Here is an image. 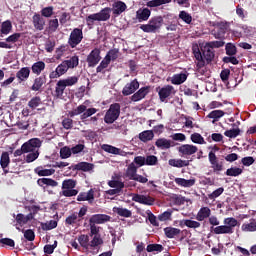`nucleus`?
I'll return each mask as SVG.
<instances>
[{"label": "nucleus", "mask_w": 256, "mask_h": 256, "mask_svg": "<svg viewBox=\"0 0 256 256\" xmlns=\"http://www.w3.org/2000/svg\"><path fill=\"white\" fill-rule=\"evenodd\" d=\"M193 54L197 62L198 69H203L205 66V63L209 65L215 59V50L211 48L209 44H205L204 46H201L193 49Z\"/></svg>", "instance_id": "nucleus-1"}, {"label": "nucleus", "mask_w": 256, "mask_h": 256, "mask_svg": "<svg viewBox=\"0 0 256 256\" xmlns=\"http://www.w3.org/2000/svg\"><path fill=\"white\" fill-rule=\"evenodd\" d=\"M237 219L233 217L225 218L224 219V225L210 227L211 233H214V235H233L235 233V227L238 225Z\"/></svg>", "instance_id": "nucleus-2"}, {"label": "nucleus", "mask_w": 256, "mask_h": 256, "mask_svg": "<svg viewBox=\"0 0 256 256\" xmlns=\"http://www.w3.org/2000/svg\"><path fill=\"white\" fill-rule=\"evenodd\" d=\"M121 116V104L113 103L109 106V109L104 115V123L106 125H113L117 119Z\"/></svg>", "instance_id": "nucleus-3"}, {"label": "nucleus", "mask_w": 256, "mask_h": 256, "mask_svg": "<svg viewBox=\"0 0 256 256\" xmlns=\"http://www.w3.org/2000/svg\"><path fill=\"white\" fill-rule=\"evenodd\" d=\"M161 27H163L162 16H154L148 21L147 24L140 25V29L144 33H157Z\"/></svg>", "instance_id": "nucleus-4"}, {"label": "nucleus", "mask_w": 256, "mask_h": 256, "mask_svg": "<svg viewBox=\"0 0 256 256\" xmlns=\"http://www.w3.org/2000/svg\"><path fill=\"white\" fill-rule=\"evenodd\" d=\"M111 8H103L100 12L95 14H90L86 17L87 25H93L95 21H109L111 19Z\"/></svg>", "instance_id": "nucleus-5"}, {"label": "nucleus", "mask_w": 256, "mask_h": 256, "mask_svg": "<svg viewBox=\"0 0 256 256\" xmlns=\"http://www.w3.org/2000/svg\"><path fill=\"white\" fill-rule=\"evenodd\" d=\"M77 187V181L73 179H66L62 182V195L64 197H75L79 191L74 189Z\"/></svg>", "instance_id": "nucleus-6"}, {"label": "nucleus", "mask_w": 256, "mask_h": 256, "mask_svg": "<svg viewBox=\"0 0 256 256\" xmlns=\"http://www.w3.org/2000/svg\"><path fill=\"white\" fill-rule=\"evenodd\" d=\"M229 29V22H217L214 24V29L211 31V35L215 39H225V34Z\"/></svg>", "instance_id": "nucleus-7"}, {"label": "nucleus", "mask_w": 256, "mask_h": 256, "mask_svg": "<svg viewBox=\"0 0 256 256\" xmlns=\"http://www.w3.org/2000/svg\"><path fill=\"white\" fill-rule=\"evenodd\" d=\"M81 41H83V29L74 28L68 38V45L71 47V49H75V47H77Z\"/></svg>", "instance_id": "nucleus-8"}, {"label": "nucleus", "mask_w": 256, "mask_h": 256, "mask_svg": "<svg viewBox=\"0 0 256 256\" xmlns=\"http://www.w3.org/2000/svg\"><path fill=\"white\" fill-rule=\"evenodd\" d=\"M156 91L161 103H167V99H169L171 95H175V87L171 85H165L162 88L157 87Z\"/></svg>", "instance_id": "nucleus-9"}, {"label": "nucleus", "mask_w": 256, "mask_h": 256, "mask_svg": "<svg viewBox=\"0 0 256 256\" xmlns=\"http://www.w3.org/2000/svg\"><path fill=\"white\" fill-rule=\"evenodd\" d=\"M208 159L209 163L211 164V168L213 169V173L216 175H221V171L224 169L223 162H219L215 152L210 151L208 154Z\"/></svg>", "instance_id": "nucleus-10"}, {"label": "nucleus", "mask_w": 256, "mask_h": 256, "mask_svg": "<svg viewBox=\"0 0 256 256\" xmlns=\"http://www.w3.org/2000/svg\"><path fill=\"white\" fill-rule=\"evenodd\" d=\"M42 141L39 138H32L22 144V147L24 148L25 153H33L35 151H39Z\"/></svg>", "instance_id": "nucleus-11"}, {"label": "nucleus", "mask_w": 256, "mask_h": 256, "mask_svg": "<svg viewBox=\"0 0 256 256\" xmlns=\"http://www.w3.org/2000/svg\"><path fill=\"white\" fill-rule=\"evenodd\" d=\"M101 61V49L94 48L87 56L88 67H97Z\"/></svg>", "instance_id": "nucleus-12"}, {"label": "nucleus", "mask_w": 256, "mask_h": 256, "mask_svg": "<svg viewBox=\"0 0 256 256\" xmlns=\"http://www.w3.org/2000/svg\"><path fill=\"white\" fill-rule=\"evenodd\" d=\"M197 151H199V148L193 144H182L180 147H178V153L184 157L195 155Z\"/></svg>", "instance_id": "nucleus-13"}, {"label": "nucleus", "mask_w": 256, "mask_h": 256, "mask_svg": "<svg viewBox=\"0 0 256 256\" xmlns=\"http://www.w3.org/2000/svg\"><path fill=\"white\" fill-rule=\"evenodd\" d=\"M67 71H69V68H68L67 64L65 63V61H62V63L56 67L55 71H52L49 74V78L50 79H59V77H63V75H65V73H67Z\"/></svg>", "instance_id": "nucleus-14"}, {"label": "nucleus", "mask_w": 256, "mask_h": 256, "mask_svg": "<svg viewBox=\"0 0 256 256\" xmlns=\"http://www.w3.org/2000/svg\"><path fill=\"white\" fill-rule=\"evenodd\" d=\"M132 201H135V203H140L141 205L151 206L155 204V198L141 194H133Z\"/></svg>", "instance_id": "nucleus-15"}, {"label": "nucleus", "mask_w": 256, "mask_h": 256, "mask_svg": "<svg viewBox=\"0 0 256 256\" xmlns=\"http://www.w3.org/2000/svg\"><path fill=\"white\" fill-rule=\"evenodd\" d=\"M137 89H139V81H137V79H134L124 86L122 90V95H124V97H129V95H133V93H135Z\"/></svg>", "instance_id": "nucleus-16"}, {"label": "nucleus", "mask_w": 256, "mask_h": 256, "mask_svg": "<svg viewBox=\"0 0 256 256\" xmlns=\"http://www.w3.org/2000/svg\"><path fill=\"white\" fill-rule=\"evenodd\" d=\"M108 221H111V216L107 214H94L89 219V223H94V225H103V223H108Z\"/></svg>", "instance_id": "nucleus-17"}, {"label": "nucleus", "mask_w": 256, "mask_h": 256, "mask_svg": "<svg viewBox=\"0 0 256 256\" xmlns=\"http://www.w3.org/2000/svg\"><path fill=\"white\" fill-rule=\"evenodd\" d=\"M34 29L37 31H43L45 29V18L39 13H35L32 17Z\"/></svg>", "instance_id": "nucleus-18"}, {"label": "nucleus", "mask_w": 256, "mask_h": 256, "mask_svg": "<svg viewBox=\"0 0 256 256\" xmlns=\"http://www.w3.org/2000/svg\"><path fill=\"white\" fill-rule=\"evenodd\" d=\"M125 11H127V4H125V2L115 1L112 4L113 15H116L117 17H119V15H121L122 13H125Z\"/></svg>", "instance_id": "nucleus-19"}, {"label": "nucleus", "mask_w": 256, "mask_h": 256, "mask_svg": "<svg viewBox=\"0 0 256 256\" xmlns=\"http://www.w3.org/2000/svg\"><path fill=\"white\" fill-rule=\"evenodd\" d=\"M155 146L158 149H161L162 151H165L167 149H171V147H175V144L173 141L168 140L166 138H159L155 142Z\"/></svg>", "instance_id": "nucleus-20"}, {"label": "nucleus", "mask_w": 256, "mask_h": 256, "mask_svg": "<svg viewBox=\"0 0 256 256\" xmlns=\"http://www.w3.org/2000/svg\"><path fill=\"white\" fill-rule=\"evenodd\" d=\"M45 83H47V75L42 74L41 76L36 77L33 85L31 86V91H41Z\"/></svg>", "instance_id": "nucleus-21"}, {"label": "nucleus", "mask_w": 256, "mask_h": 256, "mask_svg": "<svg viewBox=\"0 0 256 256\" xmlns=\"http://www.w3.org/2000/svg\"><path fill=\"white\" fill-rule=\"evenodd\" d=\"M149 86H144L140 88L136 93H134L131 97V100L134 102L141 101V99H145L147 95H149Z\"/></svg>", "instance_id": "nucleus-22"}, {"label": "nucleus", "mask_w": 256, "mask_h": 256, "mask_svg": "<svg viewBox=\"0 0 256 256\" xmlns=\"http://www.w3.org/2000/svg\"><path fill=\"white\" fill-rule=\"evenodd\" d=\"M151 17V10L149 8L139 9L136 12V19H138L139 23H143V21H149Z\"/></svg>", "instance_id": "nucleus-23"}, {"label": "nucleus", "mask_w": 256, "mask_h": 256, "mask_svg": "<svg viewBox=\"0 0 256 256\" xmlns=\"http://www.w3.org/2000/svg\"><path fill=\"white\" fill-rule=\"evenodd\" d=\"M77 201H88L89 203H93V201H95V191L90 189L88 192H81L77 196Z\"/></svg>", "instance_id": "nucleus-24"}, {"label": "nucleus", "mask_w": 256, "mask_h": 256, "mask_svg": "<svg viewBox=\"0 0 256 256\" xmlns=\"http://www.w3.org/2000/svg\"><path fill=\"white\" fill-rule=\"evenodd\" d=\"M29 75H31V69L29 67H23L16 73V78L19 83H24L29 79Z\"/></svg>", "instance_id": "nucleus-25"}, {"label": "nucleus", "mask_w": 256, "mask_h": 256, "mask_svg": "<svg viewBox=\"0 0 256 256\" xmlns=\"http://www.w3.org/2000/svg\"><path fill=\"white\" fill-rule=\"evenodd\" d=\"M65 89H67L66 86H65V84H63V83L61 82V80H59V81L56 83L54 92L52 93L53 97H54L55 99H63V95H64V93H65Z\"/></svg>", "instance_id": "nucleus-26"}, {"label": "nucleus", "mask_w": 256, "mask_h": 256, "mask_svg": "<svg viewBox=\"0 0 256 256\" xmlns=\"http://www.w3.org/2000/svg\"><path fill=\"white\" fill-rule=\"evenodd\" d=\"M37 185L45 189V187H57V185H59V182L51 178H39L37 180Z\"/></svg>", "instance_id": "nucleus-27"}, {"label": "nucleus", "mask_w": 256, "mask_h": 256, "mask_svg": "<svg viewBox=\"0 0 256 256\" xmlns=\"http://www.w3.org/2000/svg\"><path fill=\"white\" fill-rule=\"evenodd\" d=\"M211 217V209L209 207H202L196 215L197 221H205Z\"/></svg>", "instance_id": "nucleus-28"}, {"label": "nucleus", "mask_w": 256, "mask_h": 256, "mask_svg": "<svg viewBox=\"0 0 256 256\" xmlns=\"http://www.w3.org/2000/svg\"><path fill=\"white\" fill-rule=\"evenodd\" d=\"M113 213H116L119 217H125L126 219H129V217H132L133 212L127 208L123 207H114L113 208Z\"/></svg>", "instance_id": "nucleus-29"}, {"label": "nucleus", "mask_w": 256, "mask_h": 256, "mask_svg": "<svg viewBox=\"0 0 256 256\" xmlns=\"http://www.w3.org/2000/svg\"><path fill=\"white\" fill-rule=\"evenodd\" d=\"M34 173L39 177H51V175H55V169H43L42 166H39L34 169Z\"/></svg>", "instance_id": "nucleus-30"}, {"label": "nucleus", "mask_w": 256, "mask_h": 256, "mask_svg": "<svg viewBox=\"0 0 256 256\" xmlns=\"http://www.w3.org/2000/svg\"><path fill=\"white\" fill-rule=\"evenodd\" d=\"M164 233L168 239H175V237H179V235H181V229L166 227L164 228Z\"/></svg>", "instance_id": "nucleus-31"}, {"label": "nucleus", "mask_w": 256, "mask_h": 256, "mask_svg": "<svg viewBox=\"0 0 256 256\" xmlns=\"http://www.w3.org/2000/svg\"><path fill=\"white\" fill-rule=\"evenodd\" d=\"M225 116V112L223 110H213L208 115V119H213L212 123L215 125L217 121L221 119V117Z\"/></svg>", "instance_id": "nucleus-32"}, {"label": "nucleus", "mask_w": 256, "mask_h": 256, "mask_svg": "<svg viewBox=\"0 0 256 256\" xmlns=\"http://www.w3.org/2000/svg\"><path fill=\"white\" fill-rule=\"evenodd\" d=\"M187 81V74L180 73V74H174L171 79L172 85H182V83H185Z\"/></svg>", "instance_id": "nucleus-33"}, {"label": "nucleus", "mask_w": 256, "mask_h": 256, "mask_svg": "<svg viewBox=\"0 0 256 256\" xmlns=\"http://www.w3.org/2000/svg\"><path fill=\"white\" fill-rule=\"evenodd\" d=\"M174 181L179 187H193V185H195V178L189 180L185 178H175Z\"/></svg>", "instance_id": "nucleus-34"}, {"label": "nucleus", "mask_w": 256, "mask_h": 256, "mask_svg": "<svg viewBox=\"0 0 256 256\" xmlns=\"http://www.w3.org/2000/svg\"><path fill=\"white\" fill-rule=\"evenodd\" d=\"M108 185L112 189H119L120 191H123V189H125V183L119 180V178L115 179L114 176H112V180L108 182Z\"/></svg>", "instance_id": "nucleus-35"}, {"label": "nucleus", "mask_w": 256, "mask_h": 256, "mask_svg": "<svg viewBox=\"0 0 256 256\" xmlns=\"http://www.w3.org/2000/svg\"><path fill=\"white\" fill-rule=\"evenodd\" d=\"M153 137H155L153 130H145L139 134V139L140 141H143V143H147V141H153Z\"/></svg>", "instance_id": "nucleus-36"}, {"label": "nucleus", "mask_w": 256, "mask_h": 256, "mask_svg": "<svg viewBox=\"0 0 256 256\" xmlns=\"http://www.w3.org/2000/svg\"><path fill=\"white\" fill-rule=\"evenodd\" d=\"M101 149L103 151H105L106 153H110L112 155H121V153H122L121 149H119V148H117L115 146H111L109 144H103L101 146Z\"/></svg>", "instance_id": "nucleus-37"}, {"label": "nucleus", "mask_w": 256, "mask_h": 256, "mask_svg": "<svg viewBox=\"0 0 256 256\" xmlns=\"http://www.w3.org/2000/svg\"><path fill=\"white\" fill-rule=\"evenodd\" d=\"M64 86L73 87V85H77L79 83V76H70L65 79H60Z\"/></svg>", "instance_id": "nucleus-38"}, {"label": "nucleus", "mask_w": 256, "mask_h": 256, "mask_svg": "<svg viewBox=\"0 0 256 256\" xmlns=\"http://www.w3.org/2000/svg\"><path fill=\"white\" fill-rule=\"evenodd\" d=\"M93 167H95V165L89 162H79L78 164L75 165V169H77V171L84 172L93 171Z\"/></svg>", "instance_id": "nucleus-39"}, {"label": "nucleus", "mask_w": 256, "mask_h": 256, "mask_svg": "<svg viewBox=\"0 0 256 256\" xmlns=\"http://www.w3.org/2000/svg\"><path fill=\"white\" fill-rule=\"evenodd\" d=\"M189 163L190 161L189 160H182V159H170L169 160V165H171V167H178V168H181V167H189Z\"/></svg>", "instance_id": "nucleus-40"}, {"label": "nucleus", "mask_w": 256, "mask_h": 256, "mask_svg": "<svg viewBox=\"0 0 256 256\" xmlns=\"http://www.w3.org/2000/svg\"><path fill=\"white\" fill-rule=\"evenodd\" d=\"M31 69L34 75H41V72L45 71V62L38 61L32 65Z\"/></svg>", "instance_id": "nucleus-41"}, {"label": "nucleus", "mask_w": 256, "mask_h": 256, "mask_svg": "<svg viewBox=\"0 0 256 256\" xmlns=\"http://www.w3.org/2000/svg\"><path fill=\"white\" fill-rule=\"evenodd\" d=\"M11 163V158L9 157V152H2L0 157V166L2 169H7Z\"/></svg>", "instance_id": "nucleus-42"}, {"label": "nucleus", "mask_w": 256, "mask_h": 256, "mask_svg": "<svg viewBox=\"0 0 256 256\" xmlns=\"http://www.w3.org/2000/svg\"><path fill=\"white\" fill-rule=\"evenodd\" d=\"M13 29V24H11V21L6 20L2 23L0 33L1 35H9Z\"/></svg>", "instance_id": "nucleus-43"}, {"label": "nucleus", "mask_w": 256, "mask_h": 256, "mask_svg": "<svg viewBox=\"0 0 256 256\" xmlns=\"http://www.w3.org/2000/svg\"><path fill=\"white\" fill-rule=\"evenodd\" d=\"M64 63H66L68 69H75V67L79 66V56H72L70 59L64 60Z\"/></svg>", "instance_id": "nucleus-44"}, {"label": "nucleus", "mask_w": 256, "mask_h": 256, "mask_svg": "<svg viewBox=\"0 0 256 256\" xmlns=\"http://www.w3.org/2000/svg\"><path fill=\"white\" fill-rule=\"evenodd\" d=\"M242 231L255 232L256 231V220L251 219L248 223L242 224Z\"/></svg>", "instance_id": "nucleus-45"}, {"label": "nucleus", "mask_w": 256, "mask_h": 256, "mask_svg": "<svg viewBox=\"0 0 256 256\" xmlns=\"http://www.w3.org/2000/svg\"><path fill=\"white\" fill-rule=\"evenodd\" d=\"M243 173V169L239 167H232L226 170L225 175L227 177H239Z\"/></svg>", "instance_id": "nucleus-46"}, {"label": "nucleus", "mask_w": 256, "mask_h": 256, "mask_svg": "<svg viewBox=\"0 0 256 256\" xmlns=\"http://www.w3.org/2000/svg\"><path fill=\"white\" fill-rule=\"evenodd\" d=\"M105 58L107 60H109V62L111 63V61H117V59H119V49L114 48L111 49L107 52Z\"/></svg>", "instance_id": "nucleus-47"}, {"label": "nucleus", "mask_w": 256, "mask_h": 256, "mask_svg": "<svg viewBox=\"0 0 256 256\" xmlns=\"http://www.w3.org/2000/svg\"><path fill=\"white\" fill-rule=\"evenodd\" d=\"M79 244L83 247V249H89L91 247V243H89V236L85 234H81L78 237Z\"/></svg>", "instance_id": "nucleus-48"}, {"label": "nucleus", "mask_w": 256, "mask_h": 256, "mask_svg": "<svg viewBox=\"0 0 256 256\" xmlns=\"http://www.w3.org/2000/svg\"><path fill=\"white\" fill-rule=\"evenodd\" d=\"M126 175L130 180H133V178L137 175V166H135V163L132 162L128 165Z\"/></svg>", "instance_id": "nucleus-49"}, {"label": "nucleus", "mask_w": 256, "mask_h": 256, "mask_svg": "<svg viewBox=\"0 0 256 256\" xmlns=\"http://www.w3.org/2000/svg\"><path fill=\"white\" fill-rule=\"evenodd\" d=\"M225 51H226V55H228V57H233L235 55H237V46H235V44L233 43H227L225 46Z\"/></svg>", "instance_id": "nucleus-50"}, {"label": "nucleus", "mask_w": 256, "mask_h": 256, "mask_svg": "<svg viewBox=\"0 0 256 256\" xmlns=\"http://www.w3.org/2000/svg\"><path fill=\"white\" fill-rule=\"evenodd\" d=\"M179 19H182L187 25H191V23L193 22V16H191V14H189L185 10L180 11Z\"/></svg>", "instance_id": "nucleus-51"}, {"label": "nucleus", "mask_w": 256, "mask_h": 256, "mask_svg": "<svg viewBox=\"0 0 256 256\" xmlns=\"http://www.w3.org/2000/svg\"><path fill=\"white\" fill-rule=\"evenodd\" d=\"M190 139L192 143H196L197 145H205V143H207L205 142V138H203L199 133L191 134Z\"/></svg>", "instance_id": "nucleus-52"}, {"label": "nucleus", "mask_w": 256, "mask_h": 256, "mask_svg": "<svg viewBox=\"0 0 256 256\" xmlns=\"http://www.w3.org/2000/svg\"><path fill=\"white\" fill-rule=\"evenodd\" d=\"M240 133H241V129L233 128L230 130H226L224 132V135H225V137H229V139H235V138L239 137Z\"/></svg>", "instance_id": "nucleus-53"}, {"label": "nucleus", "mask_w": 256, "mask_h": 256, "mask_svg": "<svg viewBox=\"0 0 256 256\" xmlns=\"http://www.w3.org/2000/svg\"><path fill=\"white\" fill-rule=\"evenodd\" d=\"M43 102L41 101V97L39 96H34L32 99H30V101L28 102V107H30V109L34 110L37 109V107H39V105H41Z\"/></svg>", "instance_id": "nucleus-54"}, {"label": "nucleus", "mask_w": 256, "mask_h": 256, "mask_svg": "<svg viewBox=\"0 0 256 256\" xmlns=\"http://www.w3.org/2000/svg\"><path fill=\"white\" fill-rule=\"evenodd\" d=\"M56 227H57V221L55 220H50L49 222L41 223V229L43 231H51L52 229H56Z\"/></svg>", "instance_id": "nucleus-55"}, {"label": "nucleus", "mask_w": 256, "mask_h": 256, "mask_svg": "<svg viewBox=\"0 0 256 256\" xmlns=\"http://www.w3.org/2000/svg\"><path fill=\"white\" fill-rule=\"evenodd\" d=\"M109 65H111V62L106 57H104V59L97 66L96 73H105L103 70L107 69Z\"/></svg>", "instance_id": "nucleus-56"}, {"label": "nucleus", "mask_w": 256, "mask_h": 256, "mask_svg": "<svg viewBox=\"0 0 256 256\" xmlns=\"http://www.w3.org/2000/svg\"><path fill=\"white\" fill-rule=\"evenodd\" d=\"M164 247L161 244H149L146 248V251L148 253H153V252H157V253H161V251H163Z\"/></svg>", "instance_id": "nucleus-57"}, {"label": "nucleus", "mask_w": 256, "mask_h": 256, "mask_svg": "<svg viewBox=\"0 0 256 256\" xmlns=\"http://www.w3.org/2000/svg\"><path fill=\"white\" fill-rule=\"evenodd\" d=\"M39 150H36L35 152H30L25 156V161L27 163H33V161H37L39 159Z\"/></svg>", "instance_id": "nucleus-58"}, {"label": "nucleus", "mask_w": 256, "mask_h": 256, "mask_svg": "<svg viewBox=\"0 0 256 256\" xmlns=\"http://www.w3.org/2000/svg\"><path fill=\"white\" fill-rule=\"evenodd\" d=\"M165 3H171V0H151L146 3L147 7H161Z\"/></svg>", "instance_id": "nucleus-59"}, {"label": "nucleus", "mask_w": 256, "mask_h": 256, "mask_svg": "<svg viewBox=\"0 0 256 256\" xmlns=\"http://www.w3.org/2000/svg\"><path fill=\"white\" fill-rule=\"evenodd\" d=\"M54 9L55 8L53 6H48V7L42 8L41 17H46L47 19H49L50 17H53Z\"/></svg>", "instance_id": "nucleus-60"}, {"label": "nucleus", "mask_w": 256, "mask_h": 256, "mask_svg": "<svg viewBox=\"0 0 256 256\" xmlns=\"http://www.w3.org/2000/svg\"><path fill=\"white\" fill-rule=\"evenodd\" d=\"M157 163H159V159L157 158V156L155 155H148L145 157V164L153 167L155 165H157Z\"/></svg>", "instance_id": "nucleus-61"}, {"label": "nucleus", "mask_w": 256, "mask_h": 256, "mask_svg": "<svg viewBox=\"0 0 256 256\" xmlns=\"http://www.w3.org/2000/svg\"><path fill=\"white\" fill-rule=\"evenodd\" d=\"M173 215V210L168 209L162 214L158 215V220L159 221H171V216Z\"/></svg>", "instance_id": "nucleus-62"}, {"label": "nucleus", "mask_w": 256, "mask_h": 256, "mask_svg": "<svg viewBox=\"0 0 256 256\" xmlns=\"http://www.w3.org/2000/svg\"><path fill=\"white\" fill-rule=\"evenodd\" d=\"M73 154L71 148H69L68 146H64L60 149V157L62 159H69V157H71V155Z\"/></svg>", "instance_id": "nucleus-63"}, {"label": "nucleus", "mask_w": 256, "mask_h": 256, "mask_svg": "<svg viewBox=\"0 0 256 256\" xmlns=\"http://www.w3.org/2000/svg\"><path fill=\"white\" fill-rule=\"evenodd\" d=\"M22 233H24L25 241H29V242L35 241V231L31 229H27V230H22Z\"/></svg>", "instance_id": "nucleus-64"}]
</instances>
